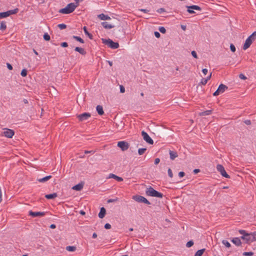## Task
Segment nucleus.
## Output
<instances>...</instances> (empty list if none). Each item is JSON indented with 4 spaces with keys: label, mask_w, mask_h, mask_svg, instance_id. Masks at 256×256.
Instances as JSON below:
<instances>
[{
    "label": "nucleus",
    "mask_w": 256,
    "mask_h": 256,
    "mask_svg": "<svg viewBox=\"0 0 256 256\" xmlns=\"http://www.w3.org/2000/svg\"><path fill=\"white\" fill-rule=\"evenodd\" d=\"M207 82H208L207 80H206V78H202V81H201L200 83L202 85H205V84H206Z\"/></svg>",
    "instance_id": "nucleus-50"
},
{
    "label": "nucleus",
    "mask_w": 256,
    "mask_h": 256,
    "mask_svg": "<svg viewBox=\"0 0 256 256\" xmlns=\"http://www.w3.org/2000/svg\"><path fill=\"white\" fill-rule=\"evenodd\" d=\"M241 238L244 240L246 243H248L250 242L256 241V237L253 236L252 233L242 236H241Z\"/></svg>",
    "instance_id": "nucleus-5"
},
{
    "label": "nucleus",
    "mask_w": 256,
    "mask_h": 256,
    "mask_svg": "<svg viewBox=\"0 0 256 256\" xmlns=\"http://www.w3.org/2000/svg\"><path fill=\"white\" fill-rule=\"evenodd\" d=\"M142 136L143 137L144 140L148 144H152L154 141L152 138L148 136V134L144 131L142 132Z\"/></svg>",
    "instance_id": "nucleus-8"
},
{
    "label": "nucleus",
    "mask_w": 256,
    "mask_h": 256,
    "mask_svg": "<svg viewBox=\"0 0 256 256\" xmlns=\"http://www.w3.org/2000/svg\"><path fill=\"white\" fill-rule=\"evenodd\" d=\"M168 176L170 178H172L173 177V174H172V170L170 168H169L168 169Z\"/></svg>",
    "instance_id": "nucleus-45"
},
{
    "label": "nucleus",
    "mask_w": 256,
    "mask_h": 256,
    "mask_svg": "<svg viewBox=\"0 0 256 256\" xmlns=\"http://www.w3.org/2000/svg\"><path fill=\"white\" fill-rule=\"evenodd\" d=\"M164 195L162 193L158 192V191H156V190L154 194L152 197H156L158 198H162L163 197Z\"/></svg>",
    "instance_id": "nucleus-30"
},
{
    "label": "nucleus",
    "mask_w": 256,
    "mask_h": 256,
    "mask_svg": "<svg viewBox=\"0 0 256 256\" xmlns=\"http://www.w3.org/2000/svg\"><path fill=\"white\" fill-rule=\"evenodd\" d=\"M194 242L192 240H190L188 242H187V243L186 244V246L188 248H190V247L194 245Z\"/></svg>",
    "instance_id": "nucleus-40"
},
{
    "label": "nucleus",
    "mask_w": 256,
    "mask_h": 256,
    "mask_svg": "<svg viewBox=\"0 0 256 256\" xmlns=\"http://www.w3.org/2000/svg\"><path fill=\"white\" fill-rule=\"evenodd\" d=\"M96 109L97 112L98 113V114L99 115L102 116L104 114L103 108L102 106H100V105L97 106Z\"/></svg>",
    "instance_id": "nucleus-21"
},
{
    "label": "nucleus",
    "mask_w": 256,
    "mask_h": 256,
    "mask_svg": "<svg viewBox=\"0 0 256 256\" xmlns=\"http://www.w3.org/2000/svg\"><path fill=\"white\" fill-rule=\"evenodd\" d=\"M222 243L227 248H230L231 246L230 243L226 240H223Z\"/></svg>",
    "instance_id": "nucleus-38"
},
{
    "label": "nucleus",
    "mask_w": 256,
    "mask_h": 256,
    "mask_svg": "<svg viewBox=\"0 0 256 256\" xmlns=\"http://www.w3.org/2000/svg\"><path fill=\"white\" fill-rule=\"evenodd\" d=\"M98 18L101 20H110L111 18L108 15L104 14H101L98 15Z\"/></svg>",
    "instance_id": "nucleus-20"
},
{
    "label": "nucleus",
    "mask_w": 256,
    "mask_h": 256,
    "mask_svg": "<svg viewBox=\"0 0 256 256\" xmlns=\"http://www.w3.org/2000/svg\"><path fill=\"white\" fill-rule=\"evenodd\" d=\"M154 34L156 38H160V34L158 32H154Z\"/></svg>",
    "instance_id": "nucleus-54"
},
{
    "label": "nucleus",
    "mask_w": 256,
    "mask_h": 256,
    "mask_svg": "<svg viewBox=\"0 0 256 256\" xmlns=\"http://www.w3.org/2000/svg\"><path fill=\"white\" fill-rule=\"evenodd\" d=\"M101 24L106 29H110V28H114V25L109 24L106 22H102L101 23Z\"/></svg>",
    "instance_id": "nucleus-16"
},
{
    "label": "nucleus",
    "mask_w": 256,
    "mask_h": 256,
    "mask_svg": "<svg viewBox=\"0 0 256 256\" xmlns=\"http://www.w3.org/2000/svg\"><path fill=\"white\" fill-rule=\"evenodd\" d=\"M118 146L122 150H126L130 147L129 144L125 141H120L118 142Z\"/></svg>",
    "instance_id": "nucleus-6"
},
{
    "label": "nucleus",
    "mask_w": 256,
    "mask_h": 256,
    "mask_svg": "<svg viewBox=\"0 0 256 256\" xmlns=\"http://www.w3.org/2000/svg\"><path fill=\"white\" fill-rule=\"evenodd\" d=\"M94 151H93V150H85L84 151V154H94Z\"/></svg>",
    "instance_id": "nucleus-60"
},
{
    "label": "nucleus",
    "mask_w": 256,
    "mask_h": 256,
    "mask_svg": "<svg viewBox=\"0 0 256 256\" xmlns=\"http://www.w3.org/2000/svg\"><path fill=\"white\" fill-rule=\"evenodd\" d=\"M6 28V22L4 21H2L0 22V30L4 31Z\"/></svg>",
    "instance_id": "nucleus-29"
},
{
    "label": "nucleus",
    "mask_w": 256,
    "mask_h": 256,
    "mask_svg": "<svg viewBox=\"0 0 256 256\" xmlns=\"http://www.w3.org/2000/svg\"><path fill=\"white\" fill-rule=\"evenodd\" d=\"M239 232L240 234H242L243 236H244L245 234H248V233H247L246 230H239Z\"/></svg>",
    "instance_id": "nucleus-51"
},
{
    "label": "nucleus",
    "mask_w": 256,
    "mask_h": 256,
    "mask_svg": "<svg viewBox=\"0 0 256 256\" xmlns=\"http://www.w3.org/2000/svg\"><path fill=\"white\" fill-rule=\"evenodd\" d=\"M104 227L106 230L110 229L111 228V225L108 223H106L105 224Z\"/></svg>",
    "instance_id": "nucleus-47"
},
{
    "label": "nucleus",
    "mask_w": 256,
    "mask_h": 256,
    "mask_svg": "<svg viewBox=\"0 0 256 256\" xmlns=\"http://www.w3.org/2000/svg\"><path fill=\"white\" fill-rule=\"evenodd\" d=\"M57 196H58L56 192H54L52 194H46L45 196V198L48 200H50V199H54V198H56V197H57Z\"/></svg>",
    "instance_id": "nucleus-24"
},
{
    "label": "nucleus",
    "mask_w": 256,
    "mask_h": 256,
    "mask_svg": "<svg viewBox=\"0 0 256 256\" xmlns=\"http://www.w3.org/2000/svg\"><path fill=\"white\" fill-rule=\"evenodd\" d=\"M230 50H231L232 52H236V49L235 46H234L233 44H230Z\"/></svg>",
    "instance_id": "nucleus-44"
},
{
    "label": "nucleus",
    "mask_w": 256,
    "mask_h": 256,
    "mask_svg": "<svg viewBox=\"0 0 256 256\" xmlns=\"http://www.w3.org/2000/svg\"><path fill=\"white\" fill-rule=\"evenodd\" d=\"M84 34L88 36L90 39V40H92L93 39V36L92 34H91L90 33L88 30H87V28L86 26H84Z\"/></svg>",
    "instance_id": "nucleus-27"
},
{
    "label": "nucleus",
    "mask_w": 256,
    "mask_h": 256,
    "mask_svg": "<svg viewBox=\"0 0 256 256\" xmlns=\"http://www.w3.org/2000/svg\"><path fill=\"white\" fill-rule=\"evenodd\" d=\"M187 12L190 14H194L195 12L193 10L190 8H187Z\"/></svg>",
    "instance_id": "nucleus-57"
},
{
    "label": "nucleus",
    "mask_w": 256,
    "mask_h": 256,
    "mask_svg": "<svg viewBox=\"0 0 256 256\" xmlns=\"http://www.w3.org/2000/svg\"><path fill=\"white\" fill-rule=\"evenodd\" d=\"M125 92V88L124 86H120V92L121 93H124Z\"/></svg>",
    "instance_id": "nucleus-55"
},
{
    "label": "nucleus",
    "mask_w": 256,
    "mask_h": 256,
    "mask_svg": "<svg viewBox=\"0 0 256 256\" xmlns=\"http://www.w3.org/2000/svg\"><path fill=\"white\" fill-rule=\"evenodd\" d=\"M118 200V199H109L108 200V203L114 202Z\"/></svg>",
    "instance_id": "nucleus-52"
},
{
    "label": "nucleus",
    "mask_w": 256,
    "mask_h": 256,
    "mask_svg": "<svg viewBox=\"0 0 256 256\" xmlns=\"http://www.w3.org/2000/svg\"><path fill=\"white\" fill-rule=\"evenodd\" d=\"M232 243L236 244V246H240L242 244V242L239 238H233L232 240Z\"/></svg>",
    "instance_id": "nucleus-17"
},
{
    "label": "nucleus",
    "mask_w": 256,
    "mask_h": 256,
    "mask_svg": "<svg viewBox=\"0 0 256 256\" xmlns=\"http://www.w3.org/2000/svg\"><path fill=\"white\" fill-rule=\"evenodd\" d=\"M252 37L251 40L254 42L256 39V32H254L250 36L248 37Z\"/></svg>",
    "instance_id": "nucleus-41"
},
{
    "label": "nucleus",
    "mask_w": 256,
    "mask_h": 256,
    "mask_svg": "<svg viewBox=\"0 0 256 256\" xmlns=\"http://www.w3.org/2000/svg\"><path fill=\"white\" fill-rule=\"evenodd\" d=\"M200 172V170L198 168H196L193 170V172L194 174H197L198 172Z\"/></svg>",
    "instance_id": "nucleus-61"
},
{
    "label": "nucleus",
    "mask_w": 256,
    "mask_h": 256,
    "mask_svg": "<svg viewBox=\"0 0 256 256\" xmlns=\"http://www.w3.org/2000/svg\"><path fill=\"white\" fill-rule=\"evenodd\" d=\"M74 0L75 1V3H74L75 4L77 5V6H78L79 5V3L80 2H82L84 0Z\"/></svg>",
    "instance_id": "nucleus-59"
},
{
    "label": "nucleus",
    "mask_w": 256,
    "mask_h": 256,
    "mask_svg": "<svg viewBox=\"0 0 256 256\" xmlns=\"http://www.w3.org/2000/svg\"><path fill=\"white\" fill-rule=\"evenodd\" d=\"M185 176V173L184 172H180L178 173V176L180 178H182Z\"/></svg>",
    "instance_id": "nucleus-53"
},
{
    "label": "nucleus",
    "mask_w": 256,
    "mask_h": 256,
    "mask_svg": "<svg viewBox=\"0 0 256 256\" xmlns=\"http://www.w3.org/2000/svg\"><path fill=\"white\" fill-rule=\"evenodd\" d=\"M206 249L202 248L200 250H198L195 254L194 256H202L204 252Z\"/></svg>",
    "instance_id": "nucleus-31"
},
{
    "label": "nucleus",
    "mask_w": 256,
    "mask_h": 256,
    "mask_svg": "<svg viewBox=\"0 0 256 256\" xmlns=\"http://www.w3.org/2000/svg\"><path fill=\"white\" fill-rule=\"evenodd\" d=\"M4 132V135L8 138H12L14 134V132L9 128H6Z\"/></svg>",
    "instance_id": "nucleus-11"
},
{
    "label": "nucleus",
    "mask_w": 256,
    "mask_h": 256,
    "mask_svg": "<svg viewBox=\"0 0 256 256\" xmlns=\"http://www.w3.org/2000/svg\"><path fill=\"white\" fill-rule=\"evenodd\" d=\"M158 30L162 34H165L166 32V30L164 26L159 27Z\"/></svg>",
    "instance_id": "nucleus-42"
},
{
    "label": "nucleus",
    "mask_w": 256,
    "mask_h": 256,
    "mask_svg": "<svg viewBox=\"0 0 256 256\" xmlns=\"http://www.w3.org/2000/svg\"><path fill=\"white\" fill-rule=\"evenodd\" d=\"M160 162V160L159 158H156L155 160H154V164H158Z\"/></svg>",
    "instance_id": "nucleus-63"
},
{
    "label": "nucleus",
    "mask_w": 256,
    "mask_h": 256,
    "mask_svg": "<svg viewBox=\"0 0 256 256\" xmlns=\"http://www.w3.org/2000/svg\"><path fill=\"white\" fill-rule=\"evenodd\" d=\"M169 154L170 156V158L172 160H174L176 157L178 156V155L176 152L170 150L169 152Z\"/></svg>",
    "instance_id": "nucleus-19"
},
{
    "label": "nucleus",
    "mask_w": 256,
    "mask_h": 256,
    "mask_svg": "<svg viewBox=\"0 0 256 256\" xmlns=\"http://www.w3.org/2000/svg\"><path fill=\"white\" fill-rule=\"evenodd\" d=\"M102 42L104 44L108 46V47H110V48H111L112 49H116V48H118L120 46L118 42H114V41H112V40H110V38H108V40L104 39V38H102Z\"/></svg>",
    "instance_id": "nucleus-2"
},
{
    "label": "nucleus",
    "mask_w": 256,
    "mask_h": 256,
    "mask_svg": "<svg viewBox=\"0 0 256 256\" xmlns=\"http://www.w3.org/2000/svg\"><path fill=\"white\" fill-rule=\"evenodd\" d=\"M216 168L222 176L226 178H230V176L226 172L224 167L222 165L220 164H218Z\"/></svg>",
    "instance_id": "nucleus-7"
},
{
    "label": "nucleus",
    "mask_w": 256,
    "mask_h": 256,
    "mask_svg": "<svg viewBox=\"0 0 256 256\" xmlns=\"http://www.w3.org/2000/svg\"><path fill=\"white\" fill-rule=\"evenodd\" d=\"M158 12H160V13H162V12H165V10L164 8H159L158 10H157Z\"/></svg>",
    "instance_id": "nucleus-64"
},
{
    "label": "nucleus",
    "mask_w": 256,
    "mask_h": 256,
    "mask_svg": "<svg viewBox=\"0 0 256 256\" xmlns=\"http://www.w3.org/2000/svg\"><path fill=\"white\" fill-rule=\"evenodd\" d=\"M212 110H208L204 112H202L199 114V115L200 116H208L212 114Z\"/></svg>",
    "instance_id": "nucleus-26"
},
{
    "label": "nucleus",
    "mask_w": 256,
    "mask_h": 256,
    "mask_svg": "<svg viewBox=\"0 0 256 256\" xmlns=\"http://www.w3.org/2000/svg\"><path fill=\"white\" fill-rule=\"evenodd\" d=\"M156 190L152 186L148 188L146 190V196H152L154 194Z\"/></svg>",
    "instance_id": "nucleus-13"
},
{
    "label": "nucleus",
    "mask_w": 256,
    "mask_h": 256,
    "mask_svg": "<svg viewBox=\"0 0 256 256\" xmlns=\"http://www.w3.org/2000/svg\"><path fill=\"white\" fill-rule=\"evenodd\" d=\"M8 14L6 12H0V19L8 17Z\"/></svg>",
    "instance_id": "nucleus-35"
},
{
    "label": "nucleus",
    "mask_w": 256,
    "mask_h": 256,
    "mask_svg": "<svg viewBox=\"0 0 256 256\" xmlns=\"http://www.w3.org/2000/svg\"><path fill=\"white\" fill-rule=\"evenodd\" d=\"M66 249L68 252H74L76 248L74 246H67Z\"/></svg>",
    "instance_id": "nucleus-32"
},
{
    "label": "nucleus",
    "mask_w": 256,
    "mask_h": 256,
    "mask_svg": "<svg viewBox=\"0 0 256 256\" xmlns=\"http://www.w3.org/2000/svg\"><path fill=\"white\" fill-rule=\"evenodd\" d=\"M52 178V176H48L43 178L38 179V181L40 182H44L49 180Z\"/></svg>",
    "instance_id": "nucleus-25"
},
{
    "label": "nucleus",
    "mask_w": 256,
    "mask_h": 256,
    "mask_svg": "<svg viewBox=\"0 0 256 256\" xmlns=\"http://www.w3.org/2000/svg\"><path fill=\"white\" fill-rule=\"evenodd\" d=\"M58 26L60 30H64L66 28V25L64 24H58Z\"/></svg>",
    "instance_id": "nucleus-39"
},
{
    "label": "nucleus",
    "mask_w": 256,
    "mask_h": 256,
    "mask_svg": "<svg viewBox=\"0 0 256 256\" xmlns=\"http://www.w3.org/2000/svg\"><path fill=\"white\" fill-rule=\"evenodd\" d=\"M252 37V36L248 37L247 39L246 40L243 46V49L244 50H246V49H248L253 42L251 40Z\"/></svg>",
    "instance_id": "nucleus-12"
},
{
    "label": "nucleus",
    "mask_w": 256,
    "mask_h": 256,
    "mask_svg": "<svg viewBox=\"0 0 256 256\" xmlns=\"http://www.w3.org/2000/svg\"><path fill=\"white\" fill-rule=\"evenodd\" d=\"M91 116V114L88 112H84L77 116L79 121L82 122L88 120Z\"/></svg>",
    "instance_id": "nucleus-9"
},
{
    "label": "nucleus",
    "mask_w": 256,
    "mask_h": 256,
    "mask_svg": "<svg viewBox=\"0 0 256 256\" xmlns=\"http://www.w3.org/2000/svg\"><path fill=\"white\" fill-rule=\"evenodd\" d=\"M27 72H28L26 68H24L20 72V74L22 76L25 77L27 75Z\"/></svg>",
    "instance_id": "nucleus-37"
},
{
    "label": "nucleus",
    "mask_w": 256,
    "mask_h": 256,
    "mask_svg": "<svg viewBox=\"0 0 256 256\" xmlns=\"http://www.w3.org/2000/svg\"><path fill=\"white\" fill-rule=\"evenodd\" d=\"M228 89V87L222 84L218 86L216 90L213 94V96H218L220 94L224 92Z\"/></svg>",
    "instance_id": "nucleus-3"
},
{
    "label": "nucleus",
    "mask_w": 256,
    "mask_h": 256,
    "mask_svg": "<svg viewBox=\"0 0 256 256\" xmlns=\"http://www.w3.org/2000/svg\"><path fill=\"white\" fill-rule=\"evenodd\" d=\"M6 66H7L9 70H12V66L10 64L7 63L6 64Z\"/></svg>",
    "instance_id": "nucleus-58"
},
{
    "label": "nucleus",
    "mask_w": 256,
    "mask_h": 256,
    "mask_svg": "<svg viewBox=\"0 0 256 256\" xmlns=\"http://www.w3.org/2000/svg\"><path fill=\"white\" fill-rule=\"evenodd\" d=\"M72 38L76 40H77L78 42H79L80 43H82V44L84 43V40H83V39H82L80 36H72Z\"/></svg>",
    "instance_id": "nucleus-33"
},
{
    "label": "nucleus",
    "mask_w": 256,
    "mask_h": 256,
    "mask_svg": "<svg viewBox=\"0 0 256 256\" xmlns=\"http://www.w3.org/2000/svg\"><path fill=\"white\" fill-rule=\"evenodd\" d=\"M208 72V70L206 68H203L202 70V72L204 75H206L207 74Z\"/></svg>",
    "instance_id": "nucleus-62"
},
{
    "label": "nucleus",
    "mask_w": 256,
    "mask_h": 256,
    "mask_svg": "<svg viewBox=\"0 0 256 256\" xmlns=\"http://www.w3.org/2000/svg\"><path fill=\"white\" fill-rule=\"evenodd\" d=\"M43 37H44V39L46 41H48L50 39V36L48 33H45L44 34Z\"/></svg>",
    "instance_id": "nucleus-36"
},
{
    "label": "nucleus",
    "mask_w": 256,
    "mask_h": 256,
    "mask_svg": "<svg viewBox=\"0 0 256 256\" xmlns=\"http://www.w3.org/2000/svg\"><path fill=\"white\" fill-rule=\"evenodd\" d=\"M192 56L194 58H198L197 54L194 50H193L192 52Z\"/></svg>",
    "instance_id": "nucleus-49"
},
{
    "label": "nucleus",
    "mask_w": 256,
    "mask_h": 256,
    "mask_svg": "<svg viewBox=\"0 0 256 256\" xmlns=\"http://www.w3.org/2000/svg\"><path fill=\"white\" fill-rule=\"evenodd\" d=\"M19 11V9L18 8H16L14 10H9L6 11L8 16L12 15L17 14Z\"/></svg>",
    "instance_id": "nucleus-23"
},
{
    "label": "nucleus",
    "mask_w": 256,
    "mask_h": 256,
    "mask_svg": "<svg viewBox=\"0 0 256 256\" xmlns=\"http://www.w3.org/2000/svg\"><path fill=\"white\" fill-rule=\"evenodd\" d=\"M60 46L63 48H66L68 46V44L66 42H63L60 44Z\"/></svg>",
    "instance_id": "nucleus-48"
},
{
    "label": "nucleus",
    "mask_w": 256,
    "mask_h": 256,
    "mask_svg": "<svg viewBox=\"0 0 256 256\" xmlns=\"http://www.w3.org/2000/svg\"><path fill=\"white\" fill-rule=\"evenodd\" d=\"M146 150V148H140L138 150V154L139 155L143 154Z\"/></svg>",
    "instance_id": "nucleus-34"
},
{
    "label": "nucleus",
    "mask_w": 256,
    "mask_h": 256,
    "mask_svg": "<svg viewBox=\"0 0 256 256\" xmlns=\"http://www.w3.org/2000/svg\"><path fill=\"white\" fill-rule=\"evenodd\" d=\"M243 255L244 256H252L254 255V252H244Z\"/></svg>",
    "instance_id": "nucleus-43"
},
{
    "label": "nucleus",
    "mask_w": 256,
    "mask_h": 256,
    "mask_svg": "<svg viewBox=\"0 0 256 256\" xmlns=\"http://www.w3.org/2000/svg\"><path fill=\"white\" fill-rule=\"evenodd\" d=\"M239 78L245 80L246 79V77L242 74H239Z\"/></svg>",
    "instance_id": "nucleus-46"
},
{
    "label": "nucleus",
    "mask_w": 256,
    "mask_h": 256,
    "mask_svg": "<svg viewBox=\"0 0 256 256\" xmlns=\"http://www.w3.org/2000/svg\"><path fill=\"white\" fill-rule=\"evenodd\" d=\"M74 50L76 52H78L82 55H85L86 53L84 48L80 47H76L74 48Z\"/></svg>",
    "instance_id": "nucleus-22"
},
{
    "label": "nucleus",
    "mask_w": 256,
    "mask_h": 256,
    "mask_svg": "<svg viewBox=\"0 0 256 256\" xmlns=\"http://www.w3.org/2000/svg\"><path fill=\"white\" fill-rule=\"evenodd\" d=\"M106 214V210L104 208L102 207L100 209V212L98 214V217L100 218H102L104 217L105 215Z\"/></svg>",
    "instance_id": "nucleus-15"
},
{
    "label": "nucleus",
    "mask_w": 256,
    "mask_h": 256,
    "mask_svg": "<svg viewBox=\"0 0 256 256\" xmlns=\"http://www.w3.org/2000/svg\"><path fill=\"white\" fill-rule=\"evenodd\" d=\"M186 8H190L192 10H200V11L202 10V8L200 6H196V5H192L190 6H186Z\"/></svg>",
    "instance_id": "nucleus-28"
},
{
    "label": "nucleus",
    "mask_w": 256,
    "mask_h": 256,
    "mask_svg": "<svg viewBox=\"0 0 256 256\" xmlns=\"http://www.w3.org/2000/svg\"><path fill=\"white\" fill-rule=\"evenodd\" d=\"M244 122L246 125H250L251 124V121L249 120H245Z\"/></svg>",
    "instance_id": "nucleus-56"
},
{
    "label": "nucleus",
    "mask_w": 256,
    "mask_h": 256,
    "mask_svg": "<svg viewBox=\"0 0 256 256\" xmlns=\"http://www.w3.org/2000/svg\"><path fill=\"white\" fill-rule=\"evenodd\" d=\"M132 198L134 200H136L138 202H143L146 204H150V202L146 198H145L144 196H138V195L134 196L132 197Z\"/></svg>",
    "instance_id": "nucleus-4"
},
{
    "label": "nucleus",
    "mask_w": 256,
    "mask_h": 256,
    "mask_svg": "<svg viewBox=\"0 0 256 256\" xmlns=\"http://www.w3.org/2000/svg\"><path fill=\"white\" fill-rule=\"evenodd\" d=\"M84 186V182H80V183L74 186L72 188V189L74 190H77V191H80L82 189Z\"/></svg>",
    "instance_id": "nucleus-14"
},
{
    "label": "nucleus",
    "mask_w": 256,
    "mask_h": 256,
    "mask_svg": "<svg viewBox=\"0 0 256 256\" xmlns=\"http://www.w3.org/2000/svg\"><path fill=\"white\" fill-rule=\"evenodd\" d=\"M76 7L77 5L74 3H70L64 8L60 9L58 12L63 14H69L72 12Z\"/></svg>",
    "instance_id": "nucleus-1"
},
{
    "label": "nucleus",
    "mask_w": 256,
    "mask_h": 256,
    "mask_svg": "<svg viewBox=\"0 0 256 256\" xmlns=\"http://www.w3.org/2000/svg\"><path fill=\"white\" fill-rule=\"evenodd\" d=\"M109 178H113L119 182H122L123 180V178L122 177L118 176L113 174H110Z\"/></svg>",
    "instance_id": "nucleus-18"
},
{
    "label": "nucleus",
    "mask_w": 256,
    "mask_h": 256,
    "mask_svg": "<svg viewBox=\"0 0 256 256\" xmlns=\"http://www.w3.org/2000/svg\"><path fill=\"white\" fill-rule=\"evenodd\" d=\"M46 212H34L32 210H30L28 212V214L30 216H32L33 218L35 217H40V216H43L45 215Z\"/></svg>",
    "instance_id": "nucleus-10"
}]
</instances>
